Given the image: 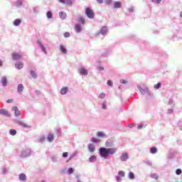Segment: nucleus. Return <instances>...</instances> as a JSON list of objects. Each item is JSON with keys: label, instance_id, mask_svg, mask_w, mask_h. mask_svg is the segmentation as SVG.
Here are the masks:
<instances>
[{"label": "nucleus", "instance_id": "nucleus-1", "mask_svg": "<svg viewBox=\"0 0 182 182\" xmlns=\"http://www.w3.org/2000/svg\"><path fill=\"white\" fill-rule=\"evenodd\" d=\"M114 139H108V140L105 141L106 147H100L99 153L101 157L107 159L110 154H115L117 149L114 147Z\"/></svg>", "mask_w": 182, "mask_h": 182}, {"label": "nucleus", "instance_id": "nucleus-2", "mask_svg": "<svg viewBox=\"0 0 182 182\" xmlns=\"http://www.w3.org/2000/svg\"><path fill=\"white\" fill-rule=\"evenodd\" d=\"M137 88L142 95H145L146 100H150L151 98L153 95L149 87H146V85H144L143 87H141V85H137Z\"/></svg>", "mask_w": 182, "mask_h": 182}, {"label": "nucleus", "instance_id": "nucleus-3", "mask_svg": "<svg viewBox=\"0 0 182 182\" xmlns=\"http://www.w3.org/2000/svg\"><path fill=\"white\" fill-rule=\"evenodd\" d=\"M31 155V150L29 148L23 149L21 151L20 157L22 159H26V157H29Z\"/></svg>", "mask_w": 182, "mask_h": 182}, {"label": "nucleus", "instance_id": "nucleus-4", "mask_svg": "<svg viewBox=\"0 0 182 182\" xmlns=\"http://www.w3.org/2000/svg\"><path fill=\"white\" fill-rule=\"evenodd\" d=\"M85 14L89 19H94L95 14L91 8H85Z\"/></svg>", "mask_w": 182, "mask_h": 182}, {"label": "nucleus", "instance_id": "nucleus-5", "mask_svg": "<svg viewBox=\"0 0 182 182\" xmlns=\"http://www.w3.org/2000/svg\"><path fill=\"white\" fill-rule=\"evenodd\" d=\"M108 33V27L107 26H102V27H101V29L100 31H97V33H95V36H100L102 35V37H105V36H107Z\"/></svg>", "mask_w": 182, "mask_h": 182}, {"label": "nucleus", "instance_id": "nucleus-6", "mask_svg": "<svg viewBox=\"0 0 182 182\" xmlns=\"http://www.w3.org/2000/svg\"><path fill=\"white\" fill-rule=\"evenodd\" d=\"M167 68V63L166 61H161L160 65L157 67V69L162 71L163 74H165L166 69Z\"/></svg>", "mask_w": 182, "mask_h": 182}, {"label": "nucleus", "instance_id": "nucleus-7", "mask_svg": "<svg viewBox=\"0 0 182 182\" xmlns=\"http://www.w3.org/2000/svg\"><path fill=\"white\" fill-rule=\"evenodd\" d=\"M60 4L63 5H67L68 6H73V0H58Z\"/></svg>", "mask_w": 182, "mask_h": 182}, {"label": "nucleus", "instance_id": "nucleus-8", "mask_svg": "<svg viewBox=\"0 0 182 182\" xmlns=\"http://www.w3.org/2000/svg\"><path fill=\"white\" fill-rule=\"evenodd\" d=\"M37 43L38 44V46L41 48V50H42L43 53H44V54H48L46 47L44 46L42 41H41L40 40H38Z\"/></svg>", "mask_w": 182, "mask_h": 182}, {"label": "nucleus", "instance_id": "nucleus-9", "mask_svg": "<svg viewBox=\"0 0 182 182\" xmlns=\"http://www.w3.org/2000/svg\"><path fill=\"white\" fill-rule=\"evenodd\" d=\"M78 73L81 75H88V71L84 67H81V68H78Z\"/></svg>", "mask_w": 182, "mask_h": 182}, {"label": "nucleus", "instance_id": "nucleus-10", "mask_svg": "<svg viewBox=\"0 0 182 182\" xmlns=\"http://www.w3.org/2000/svg\"><path fill=\"white\" fill-rule=\"evenodd\" d=\"M87 149L90 153H94V151L96 150L95 145L93 144V143H89L87 144Z\"/></svg>", "mask_w": 182, "mask_h": 182}, {"label": "nucleus", "instance_id": "nucleus-11", "mask_svg": "<svg viewBox=\"0 0 182 182\" xmlns=\"http://www.w3.org/2000/svg\"><path fill=\"white\" fill-rule=\"evenodd\" d=\"M128 159H129V153L127 152L122 153L120 156V160L122 161H127Z\"/></svg>", "mask_w": 182, "mask_h": 182}, {"label": "nucleus", "instance_id": "nucleus-12", "mask_svg": "<svg viewBox=\"0 0 182 182\" xmlns=\"http://www.w3.org/2000/svg\"><path fill=\"white\" fill-rule=\"evenodd\" d=\"M0 115H3L4 117H11V114L6 109H0Z\"/></svg>", "mask_w": 182, "mask_h": 182}, {"label": "nucleus", "instance_id": "nucleus-13", "mask_svg": "<svg viewBox=\"0 0 182 182\" xmlns=\"http://www.w3.org/2000/svg\"><path fill=\"white\" fill-rule=\"evenodd\" d=\"M82 24H80V21L79 23H76V24L75 25V30L76 33H80V31H82Z\"/></svg>", "mask_w": 182, "mask_h": 182}, {"label": "nucleus", "instance_id": "nucleus-14", "mask_svg": "<svg viewBox=\"0 0 182 182\" xmlns=\"http://www.w3.org/2000/svg\"><path fill=\"white\" fill-rule=\"evenodd\" d=\"M13 111L15 112V117L18 118V117H21V112L19 111L18 107H13Z\"/></svg>", "mask_w": 182, "mask_h": 182}, {"label": "nucleus", "instance_id": "nucleus-15", "mask_svg": "<svg viewBox=\"0 0 182 182\" xmlns=\"http://www.w3.org/2000/svg\"><path fill=\"white\" fill-rule=\"evenodd\" d=\"M22 57H23L22 54H19L18 53H12L13 60H20V58H22Z\"/></svg>", "mask_w": 182, "mask_h": 182}, {"label": "nucleus", "instance_id": "nucleus-16", "mask_svg": "<svg viewBox=\"0 0 182 182\" xmlns=\"http://www.w3.org/2000/svg\"><path fill=\"white\" fill-rule=\"evenodd\" d=\"M15 68H17V70H21L23 68V63H22V61H16Z\"/></svg>", "mask_w": 182, "mask_h": 182}, {"label": "nucleus", "instance_id": "nucleus-17", "mask_svg": "<svg viewBox=\"0 0 182 182\" xmlns=\"http://www.w3.org/2000/svg\"><path fill=\"white\" fill-rule=\"evenodd\" d=\"M0 82L3 87H6L8 84V80L6 77H1V80H0Z\"/></svg>", "mask_w": 182, "mask_h": 182}, {"label": "nucleus", "instance_id": "nucleus-18", "mask_svg": "<svg viewBox=\"0 0 182 182\" xmlns=\"http://www.w3.org/2000/svg\"><path fill=\"white\" fill-rule=\"evenodd\" d=\"M18 178L20 181H26L27 180L26 174H25V173H21L18 176Z\"/></svg>", "mask_w": 182, "mask_h": 182}, {"label": "nucleus", "instance_id": "nucleus-19", "mask_svg": "<svg viewBox=\"0 0 182 182\" xmlns=\"http://www.w3.org/2000/svg\"><path fill=\"white\" fill-rule=\"evenodd\" d=\"M60 50L63 54H67L68 50L63 44H60Z\"/></svg>", "mask_w": 182, "mask_h": 182}, {"label": "nucleus", "instance_id": "nucleus-20", "mask_svg": "<svg viewBox=\"0 0 182 182\" xmlns=\"http://www.w3.org/2000/svg\"><path fill=\"white\" fill-rule=\"evenodd\" d=\"M109 53H110L109 48H105L104 51H102V53H101V55L102 57H108V55H109Z\"/></svg>", "mask_w": 182, "mask_h": 182}, {"label": "nucleus", "instance_id": "nucleus-21", "mask_svg": "<svg viewBox=\"0 0 182 182\" xmlns=\"http://www.w3.org/2000/svg\"><path fill=\"white\" fill-rule=\"evenodd\" d=\"M77 21L80 22V25H85V18L83 16H77Z\"/></svg>", "mask_w": 182, "mask_h": 182}, {"label": "nucleus", "instance_id": "nucleus-22", "mask_svg": "<svg viewBox=\"0 0 182 182\" xmlns=\"http://www.w3.org/2000/svg\"><path fill=\"white\" fill-rule=\"evenodd\" d=\"M59 16H60V19L64 21V19H66V18H67V14H66V12H63V11H61L60 12H59Z\"/></svg>", "mask_w": 182, "mask_h": 182}, {"label": "nucleus", "instance_id": "nucleus-23", "mask_svg": "<svg viewBox=\"0 0 182 182\" xmlns=\"http://www.w3.org/2000/svg\"><path fill=\"white\" fill-rule=\"evenodd\" d=\"M67 92H68V87H63V88H61V90H60L61 95H65V94H67Z\"/></svg>", "mask_w": 182, "mask_h": 182}, {"label": "nucleus", "instance_id": "nucleus-24", "mask_svg": "<svg viewBox=\"0 0 182 182\" xmlns=\"http://www.w3.org/2000/svg\"><path fill=\"white\" fill-rule=\"evenodd\" d=\"M21 22H22V20H21V18H15V20L14 21V26H19V25H21Z\"/></svg>", "mask_w": 182, "mask_h": 182}, {"label": "nucleus", "instance_id": "nucleus-25", "mask_svg": "<svg viewBox=\"0 0 182 182\" xmlns=\"http://www.w3.org/2000/svg\"><path fill=\"white\" fill-rule=\"evenodd\" d=\"M24 90L23 84H18L17 87V91L18 93L23 92Z\"/></svg>", "mask_w": 182, "mask_h": 182}, {"label": "nucleus", "instance_id": "nucleus-26", "mask_svg": "<svg viewBox=\"0 0 182 182\" xmlns=\"http://www.w3.org/2000/svg\"><path fill=\"white\" fill-rule=\"evenodd\" d=\"M97 160V156H95V154H92V156H90V157L89 158V161L90 163H95V161H96Z\"/></svg>", "mask_w": 182, "mask_h": 182}, {"label": "nucleus", "instance_id": "nucleus-27", "mask_svg": "<svg viewBox=\"0 0 182 182\" xmlns=\"http://www.w3.org/2000/svg\"><path fill=\"white\" fill-rule=\"evenodd\" d=\"M30 75H31V77L33 78H34V80H36L37 78V77H38L37 73H36V71H34V70H31Z\"/></svg>", "mask_w": 182, "mask_h": 182}, {"label": "nucleus", "instance_id": "nucleus-28", "mask_svg": "<svg viewBox=\"0 0 182 182\" xmlns=\"http://www.w3.org/2000/svg\"><path fill=\"white\" fill-rule=\"evenodd\" d=\"M47 139L48 141H53L54 140L53 133H49V134L47 136Z\"/></svg>", "mask_w": 182, "mask_h": 182}, {"label": "nucleus", "instance_id": "nucleus-29", "mask_svg": "<svg viewBox=\"0 0 182 182\" xmlns=\"http://www.w3.org/2000/svg\"><path fill=\"white\" fill-rule=\"evenodd\" d=\"M114 8L115 9L122 8V2H119V1L114 2Z\"/></svg>", "mask_w": 182, "mask_h": 182}, {"label": "nucleus", "instance_id": "nucleus-30", "mask_svg": "<svg viewBox=\"0 0 182 182\" xmlns=\"http://www.w3.org/2000/svg\"><path fill=\"white\" fill-rule=\"evenodd\" d=\"M46 15H47L48 19H52V18L53 16L51 11H48L47 13H46Z\"/></svg>", "mask_w": 182, "mask_h": 182}, {"label": "nucleus", "instance_id": "nucleus-31", "mask_svg": "<svg viewBox=\"0 0 182 182\" xmlns=\"http://www.w3.org/2000/svg\"><path fill=\"white\" fill-rule=\"evenodd\" d=\"M97 136H98V137H105L106 134L104 133V132L100 131L97 132Z\"/></svg>", "mask_w": 182, "mask_h": 182}, {"label": "nucleus", "instance_id": "nucleus-32", "mask_svg": "<svg viewBox=\"0 0 182 182\" xmlns=\"http://www.w3.org/2000/svg\"><path fill=\"white\" fill-rule=\"evenodd\" d=\"M128 177L131 180H134L135 178L134 173H133V171H129Z\"/></svg>", "mask_w": 182, "mask_h": 182}, {"label": "nucleus", "instance_id": "nucleus-33", "mask_svg": "<svg viewBox=\"0 0 182 182\" xmlns=\"http://www.w3.org/2000/svg\"><path fill=\"white\" fill-rule=\"evenodd\" d=\"M9 133L12 136H15V134H16V133H17V130H16V129H10Z\"/></svg>", "mask_w": 182, "mask_h": 182}, {"label": "nucleus", "instance_id": "nucleus-34", "mask_svg": "<svg viewBox=\"0 0 182 182\" xmlns=\"http://www.w3.org/2000/svg\"><path fill=\"white\" fill-rule=\"evenodd\" d=\"M150 152L152 153V154L157 153V147H151Z\"/></svg>", "mask_w": 182, "mask_h": 182}, {"label": "nucleus", "instance_id": "nucleus-35", "mask_svg": "<svg viewBox=\"0 0 182 182\" xmlns=\"http://www.w3.org/2000/svg\"><path fill=\"white\" fill-rule=\"evenodd\" d=\"M162 1L163 0H151L152 4H155L156 5H159L160 4H161Z\"/></svg>", "mask_w": 182, "mask_h": 182}, {"label": "nucleus", "instance_id": "nucleus-36", "mask_svg": "<svg viewBox=\"0 0 182 182\" xmlns=\"http://www.w3.org/2000/svg\"><path fill=\"white\" fill-rule=\"evenodd\" d=\"M45 140H46V136H44V135L40 136V137H39L40 143H44Z\"/></svg>", "mask_w": 182, "mask_h": 182}, {"label": "nucleus", "instance_id": "nucleus-37", "mask_svg": "<svg viewBox=\"0 0 182 182\" xmlns=\"http://www.w3.org/2000/svg\"><path fill=\"white\" fill-rule=\"evenodd\" d=\"M16 123L20 126H23V127H28V125H26V124H24V122H22V121H17Z\"/></svg>", "mask_w": 182, "mask_h": 182}, {"label": "nucleus", "instance_id": "nucleus-38", "mask_svg": "<svg viewBox=\"0 0 182 182\" xmlns=\"http://www.w3.org/2000/svg\"><path fill=\"white\" fill-rule=\"evenodd\" d=\"M91 141H92L93 143H99V141H100V139H97V137H92Z\"/></svg>", "mask_w": 182, "mask_h": 182}, {"label": "nucleus", "instance_id": "nucleus-39", "mask_svg": "<svg viewBox=\"0 0 182 182\" xmlns=\"http://www.w3.org/2000/svg\"><path fill=\"white\" fill-rule=\"evenodd\" d=\"M75 171V169L73 168V167H70L68 169V174H73Z\"/></svg>", "mask_w": 182, "mask_h": 182}, {"label": "nucleus", "instance_id": "nucleus-40", "mask_svg": "<svg viewBox=\"0 0 182 182\" xmlns=\"http://www.w3.org/2000/svg\"><path fill=\"white\" fill-rule=\"evenodd\" d=\"M155 90H159V88H161V82H158V84H156L155 85H154Z\"/></svg>", "mask_w": 182, "mask_h": 182}, {"label": "nucleus", "instance_id": "nucleus-41", "mask_svg": "<svg viewBox=\"0 0 182 182\" xmlns=\"http://www.w3.org/2000/svg\"><path fill=\"white\" fill-rule=\"evenodd\" d=\"M21 5H23L22 0H18L16 2V6L19 7L21 6Z\"/></svg>", "mask_w": 182, "mask_h": 182}, {"label": "nucleus", "instance_id": "nucleus-42", "mask_svg": "<svg viewBox=\"0 0 182 182\" xmlns=\"http://www.w3.org/2000/svg\"><path fill=\"white\" fill-rule=\"evenodd\" d=\"M107 101H104L102 102V109H107Z\"/></svg>", "mask_w": 182, "mask_h": 182}, {"label": "nucleus", "instance_id": "nucleus-43", "mask_svg": "<svg viewBox=\"0 0 182 182\" xmlns=\"http://www.w3.org/2000/svg\"><path fill=\"white\" fill-rule=\"evenodd\" d=\"M118 174H119V176L121 178L122 177H124L125 176V173L122 170H120L119 171H118Z\"/></svg>", "mask_w": 182, "mask_h": 182}, {"label": "nucleus", "instance_id": "nucleus-44", "mask_svg": "<svg viewBox=\"0 0 182 182\" xmlns=\"http://www.w3.org/2000/svg\"><path fill=\"white\" fill-rule=\"evenodd\" d=\"M105 97H106V94L105 92H101V94H100L99 95V98H101V100H104Z\"/></svg>", "mask_w": 182, "mask_h": 182}, {"label": "nucleus", "instance_id": "nucleus-45", "mask_svg": "<svg viewBox=\"0 0 182 182\" xmlns=\"http://www.w3.org/2000/svg\"><path fill=\"white\" fill-rule=\"evenodd\" d=\"M151 177H152V178H155L156 180H158L159 176L156 173H154L153 174L151 175Z\"/></svg>", "mask_w": 182, "mask_h": 182}, {"label": "nucleus", "instance_id": "nucleus-46", "mask_svg": "<svg viewBox=\"0 0 182 182\" xmlns=\"http://www.w3.org/2000/svg\"><path fill=\"white\" fill-rule=\"evenodd\" d=\"M181 173H182L181 168H176V174H177L178 176H180V174H181Z\"/></svg>", "mask_w": 182, "mask_h": 182}, {"label": "nucleus", "instance_id": "nucleus-47", "mask_svg": "<svg viewBox=\"0 0 182 182\" xmlns=\"http://www.w3.org/2000/svg\"><path fill=\"white\" fill-rule=\"evenodd\" d=\"M107 85H109V87H113V82H112V80H108L107 81Z\"/></svg>", "mask_w": 182, "mask_h": 182}, {"label": "nucleus", "instance_id": "nucleus-48", "mask_svg": "<svg viewBox=\"0 0 182 182\" xmlns=\"http://www.w3.org/2000/svg\"><path fill=\"white\" fill-rule=\"evenodd\" d=\"M116 180H117V181H118V182L122 181V178H121L119 174H118V176H116Z\"/></svg>", "mask_w": 182, "mask_h": 182}, {"label": "nucleus", "instance_id": "nucleus-49", "mask_svg": "<svg viewBox=\"0 0 182 182\" xmlns=\"http://www.w3.org/2000/svg\"><path fill=\"white\" fill-rule=\"evenodd\" d=\"M64 37H70V33H69V31H65L64 33Z\"/></svg>", "mask_w": 182, "mask_h": 182}, {"label": "nucleus", "instance_id": "nucleus-50", "mask_svg": "<svg viewBox=\"0 0 182 182\" xmlns=\"http://www.w3.org/2000/svg\"><path fill=\"white\" fill-rule=\"evenodd\" d=\"M8 171H9V168H7V167H4V168H3V173L4 174H7Z\"/></svg>", "mask_w": 182, "mask_h": 182}, {"label": "nucleus", "instance_id": "nucleus-51", "mask_svg": "<svg viewBox=\"0 0 182 182\" xmlns=\"http://www.w3.org/2000/svg\"><path fill=\"white\" fill-rule=\"evenodd\" d=\"M51 160L53 162H57L58 161V157H51Z\"/></svg>", "mask_w": 182, "mask_h": 182}, {"label": "nucleus", "instance_id": "nucleus-52", "mask_svg": "<svg viewBox=\"0 0 182 182\" xmlns=\"http://www.w3.org/2000/svg\"><path fill=\"white\" fill-rule=\"evenodd\" d=\"M76 156H77V153H73V154H71V156H70L69 160H71L74 157H76Z\"/></svg>", "mask_w": 182, "mask_h": 182}, {"label": "nucleus", "instance_id": "nucleus-53", "mask_svg": "<svg viewBox=\"0 0 182 182\" xmlns=\"http://www.w3.org/2000/svg\"><path fill=\"white\" fill-rule=\"evenodd\" d=\"M120 82L122 84H125V85L128 84V81H127L126 80H120Z\"/></svg>", "mask_w": 182, "mask_h": 182}, {"label": "nucleus", "instance_id": "nucleus-54", "mask_svg": "<svg viewBox=\"0 0 182 182\" xmlns=\"http://www.w3.org/2000/svg\"><path fill=\"white\" fill-rule=\"evenodd\" d=\"M128 11H129V14H134V8H129V9H128Z\"/></svg>", "mask_w": 182, "mask_h": 182}, {"label": "nucleus", "instance_id": "nucleus-55", "mask_svg": "<svg viewBox=\"0 0 182 182\" xmlns=\"http://www.w3.org/2000/svg\"><path fill=\"white\" fill-rule=\"evenodd\" d=\"M68 151H64L63 153V157H68Z\"/></svg>", "mask_w": 182, "mask_h": 182}, {"label": "nucleus", "instance_id": "nucleus-56", "mask_svg": "<svg viewBox=\"0 0 182 182\" xmlns=\"http://www.w3.org/2000/svg\"><path fill=\"white\" fill-rule=\"evenodd\" d=\"M112 0H105V4H107V5H110L112 4Z\"/></svg>", "mask_w": 182, "mask_h": 182}, {"label": "nucleus", "instance_id": "nucleus-57", "mask_svg": "<svg viewBox=\"0 0 182 182\" xmlns=\"http://www.w3.org/2000/svg\"><path fill=\"white\" fill-rule=\"evenodd\" d=\"M144 126V124H139V125H138L137 127V129H143Z\"/></svg>", "mask_w": 182, "mask_h": 182}, {"label": "nucleus", "instance_id": "nucleus-58", "mask_svg": "<svg viewBox=\"0 0 182 182\" xmlns=\"http://www.w3.org/2000/svg\"><path fill=\"white\" fill-rule=\"evenodd\" d=\"M168 104H169V105H173V100L170 99L169 101H168Z\"/></svg>", "mask_w": 182, "mask_h": 182}, {"label": "nucleus", "instance_id": "nucleus-59", "mask_svg": "<svg viewBox=\"0 0 182 182\" xmlns=\"http://www.w3.org/2000/svg\"><path fill=\"white\" fill-rule=\"evenodd\" d=\"M6 102L7 104H11V102H14V100L13 99L8 100Z\"/></svg>", "mask_w": 182, "mask_h": 182}, {"label": "nucleus", "instance_id": "nucleus-60", "mask_svg": "<svg viewBox=\"0 0 182 182\" xmlns=\"http://www.w3.org/2000/svg\"><path fill=\"white\" fill-rule=\"evenodd\" d=\"M145 163L148 164V166H151L152 164L151 161H150L149 160H147L146 161H145Z\"/></svg>", "mask_w": 182, "mask_h": 182}, {"label": "nucleus", "instance_id": "nucleus-61", "mask_svg": "<svg viewBox=\"0 0 182 182\" xmlns=\"http://www.w3.org/2000/svg\"><path fill=\"white\" fill-rule=\"evenodd\" d=\"M35 94L36 95H41V91L36 90V91H35Z\"/></svg>", "mask_w": 182, "mask_h": 182}, {"label": "nucleus", "instance_id": "nucleus-62", "mask_svg": "<svg viewBox=\"0 0 182 182\" xmlns=\"http://www.w3.org/2000/svg\"><path fill=\"white\" fill-rule=\"evenodd\" d=\"M173 109H168V114H173Z\"/></svg>", "mask_w": 182, "mask_h": 182}, {"label": "nucleus", "instance_id": "nucleus-63", "mask_svg": "<svg viewBox=\"0 0 182 182\" xmlns=\"http://www.w3.org/2000/svg\"><path fill=\"white\" fill-rule=\"evenodd\" d=\"M98 70H100V71H102L103 70H105L104 67H98Z\"/></svg>", "mask_w": 182, "mask_h": 182}, {"label": "nucleus", "instance_id": "nucleus-64", "mask_svg": "<svg viewBox=\"0 0 182 182\" xmlns=\"http://www.w3.org/2000/svg\"><path fill=\"white\" fill-rule=\"evenodd\" d=\"M76 178H77V182H82V181H80V178H79V176H76Z\"/></svg>", "mask_w": 182, "mask_h": 182}]
</instances>
